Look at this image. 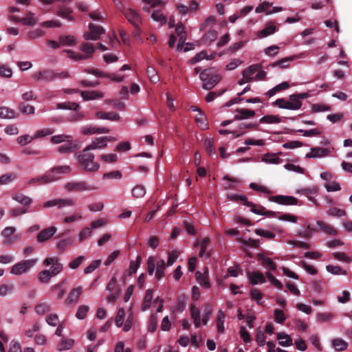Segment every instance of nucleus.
Masks as SVG:
<instances>
[{
    "instance_id": "obj_19",
    "label": "nucleus",
    "mask_w": 352,
    "mask_h": 352,
    "mask_svg": "<svg viewBox=\"0 0 352 352\" xmlns=\"http://www.w3.org/2000/svg\"><path fill=\"white\" fill-rule=\"evenodd\" d=\"M208 268L206 267L205 272L204 274L200 272H197L195 273V278L199 283L204 288L208 289L210 287V283L208 280Z\"/></svg>"
},
{
    "instance_id": "obj_26",
    "label": "nucleus",
    "mask_w": 352,
    "mask_h": 352,
    "mask_svg": "<svg viewBox=\"0 0 352 352\" xmlns=\"http://www.w3.org/2000/svg\"><path fill=\"white\" fill-rule=\"evenodd\" d=\"M248 277L252 285H256L258 283H264L266 280L264 275L258 272H252L248 273Z\"/></svg>"
},
{
    "instance_id": "obj_49",
    "label": "nucleus",
    "mask_w": 352,
    "mask_h": 352,
    "mask_svg": "<svg viewBox=\"0 0 352 352\" xmlns=\"http://www.w3.org/2000/svg\"><path fill=\"white\" fill-rule=\"evenodd\" d=\"M34 14L29 12L27 16L21 18V23L24 25H34L36 23L37 20L34 17Z\"/></svg>"
},
{
    "instance_id": "obj_25",
    "label": "nucleus",
    "mask_w": 352,
    "mask_h": 352,
    "mask_svg": "<svg viewBox=\"0 0 352 352\" xmlns=\"http://www.w3.org/2000/svg\"><path fill=\"white\" fill-rule=\"evenodd\" d=\"M277 339L279 341V344L282 346H289L293 344V340L289 335L283 332L277 334Z\"/></svg>"
},
{
    "instance_id": "obj_51",
    "label": "nucleus",
    "mask_w": 352,
    "mask_h": 352,
    "mask_svg": "<svg viewBox=\"0 0 352 352\" xmlns=\"http://www.w3.org/2000/svg\"><path fill=\"white\" fill-rule=\"evenodd\" d=\"M91 230L89 228H83L78 235V239L80 243L87 240L91 235Z\"/></svg>"
},
{
    "instance_id": "obj_29",
    "label": "nucleus",
    "mask_w": 352,
    "mask_h": 352,
    "mask_svg": "<svg viewBox=\"0 0 352 352\" xmlns=\"http://www.w3.org/2000/svg\"><path fill=\"white\" fill-rule=\"evenodd\" d=\"M0 118L3 119H13L16 118L14 110L7 107H0Z\"/></svg>"
},
{
    "instance_id": "obj_17",
    "label": "nucleus",
    "mask_w": 352,
    "mask_h": 352,
    "mask_svg": "<svg viewBox=\"0 0 352 352\" xmlns=\"http://www.w3.org/2000/svg\"><path fill=\"white\" fill-rule=\"evenodd\" d=\"M330 152L329 148L320 147H314L311 148V152L306 155L307 158L321 157L327 156Z\"/></svg>"
},
{
    "instance_id": "obj_46",
    "label": "nucleus",
    "mask_w": 352,
    "mask_h": 352,
    "mask_svg": "<svg viewBox=\"0 0 352 352\" xmlns=\"http://www.w3.org/2000/svg\"><path fill=\"white\" fill-rule=\"evenodd\" d=\"M106 146H107V144H104L103 142L99 141L98 140V138H96L91 142V144H90L89 145L87 146L85 148L86 149V151H90L91 150H94V149L104 148Z\"/></svg>"
},
{
    "instance_id": "obj_20",
    "label": "nucleus",
    "mask_w": 352,
    "mask_h": 352,
    "mask_svg": "<svg viewBox=\"0 0 352 352\" xmlns=\"http://www.w3.org/2000/svg\"><path fill=\"white\" fill-rule=\"evenodd\" d=\"M236 112L237 113L234 116V120H236L248 119L254 117L256 114L254 110L248 109H237Z\"/></svg>"
},
{
    "instance_id": "obj_56",
    "label": "nucleus",
    "mask_w": 352,
    "mask_h": 352,
    "mask_svg": "<svg viewBox=\"0 0 352 352\" xmlns=\"http://www.w3.org/2000/svg\"><path fill=\"white\" fill-rule=\"evenodd\" d=\"M318 321L320 322H329L333 320L334 315L332 313H318L316 316Z\"/></svg>"
},
{
    "instance_id": "obj_18",
    "label": "nucleus",
    "mask_w": 352,
    "mask_h": 352,
    "mask_svg": "<svg viewBox=\"0 0 352 352\" xmlns=\"http://www.w3.org/2000/svg\"><path fill=\"white\" fill-rule=\"evenodd\" d=\"M73 10L67 6H62L58 7L56 14L63 19H66L70 21H74V17L72 15Z\"/></svg>"
},
{
    "instance_id": "obj_22",
    "label": "nucleus",
    "mask_w": 352,
    "mask_h": 352,
    "mask_svg": "<svg viewBox=\"0 0 352 352\" xmlns=\"http://www.w3.org/2000/svg\"><path fill=\"white\" fill-rule=\"evenodd\" d=\"M80 94L84 100L99 99L104 97L103 93L98 91H82Z\"/></svg>"
},
{
    "instance_id": "obj_39",
    "label": "nucleus",
    "mask_w": 352,
    "mask_h": 352,
    "mask_svg": "<svg viewBox=\"0 0 352 352\" xmlns=\"http://www.w3.org/2000/svg\"><path fill=\"white\" fill-rule=\"evenodd\" d=\"M210 243V239L208 238H204L202 239V241L201 243V249H200V252H199V256L200 257H204L205 256L206 258H209L210 257V252H207V248H208V245Z\"/></svg>"
},
{
    "instance_id": "obj_43",
    "label": "nucleus",
    "mask_w": 352,
    "mask_h": 352,
    "mask_svg": "<svg viewBox=\"0 0 352 352\" xmlns=\"http://www.w3.org/2000/svg\"><path fill=\"white\" fill-rule=\"evenodd\" d=\"M40 75L42 76L43 82H50L54 80L55 72L50 69H43L41 70Z\"/></svg>"
},
{
    "instance_id": "obj_16",
    "label": "nucleus",
    "mask_w": 352,
    "mask_h": 352,
    "mask_svg": "<svg viewBox=\"0 0 352 352\" xmlns=\"http://www.w3.org/2000/svg\"><path fill=\"white\" fill-rule=\"evenodd\" d=\"M67 280L63 279L58 284L54 285L51 287V290L56 292V299H61L66 292Z\"/></svg>"
},
{
    "instance_id": "obj_63",
    "label": "nucleus",
    "mask_w": 352,
    "mask_h": 352,
    "mask_svg": "<svg viewBox=\"0 0 352 352\" xmlns=\"http://www.w3.org/2000/svg\"><path fill=\"white\" fill-rule=\"evenodd\" d=\"M216 23V18L214 16H208L201 25L199 29L201 31L205 30L209 26L214 25Z\"/></svg>"
},
{
    "instance_id": "obj_33",
    "label": "nucleus",
    "mask_w": 352,
    "mask_h": 352,
    "mask_svg": "<svg viewBox=\"0 0 352 352\" xmlns=\"http://www.w3.org/2000/svg\"><path fill=\"white\" fill-rule=\"evenodd\" d=\"M280 122H281V118L277 115H267L262 117L259 120V123L261 124H276Z\"/></svg>"
},
{
    "instance_id": "obj_45",
    "label": "nucleus",
    "mask_w": 352,
    "mask_h": 352,
    "mask_svg": "<svg viewBox=\"0 0 352 352\" xmlns=\"http://www.w3.org/2000/svg\"><path fill=\"white\" fill-rule=\"evenodd\" d=\"M295 58V56H289L285 58H282L281 60L273 63L270 65L271 67H276L279 66L281 68H287L289 66V62L293 60Z\"/></svg>"
},
{
    "instance_id": "obj_24",
    "label": "nucleus",
    "mask_w": 352,
    "mask_h": 352,
    "mask_svg": "<svg viewBox=\"0 0 352 352\" xmlns=\"http://www.w3.org/2000/svg\"><path fill=\"white\" fill-rule=\"evenodd\" d=\"M316 224L319 230L325 234L330 235H336L338 234V231L336 230L322 221H317Z\"/></svg>"
},
{
    "instance_id": "obj_42",
    "label": "nucleus",
    "mask_w": 352,
    "mask_h": 352,
    "mask_svg": "<svg viewBox=\"0 0 352 352\" xmlns=\"http://www.w3.org/2000/svg\"><path fill=\"white\" fill-rule=\"evenodd\" d=\"M74 341L71 338H64L58 346L59 351L69 350L74 346Z\"/></svg>"
},
{
    "instance_id": "obj_38",
    "label": "nucleus",
    "mask_w": 352,
    "mask_h": 352,
    "mask_svg": "<svg viewBox=\"0 0 352 352\" xmlns=\"http://www.w3.org/2000/svg\"><path fill=\"white\" fill-rule=\"evenodd\" d=\"M263 161L269 164H278L282 162V160L277 157V154L267 153L264 155Z\"/></svg>"
},
{
    "instance_id": "obj_28",
    "label": "nucleus",
    "mask_w": 352,
    "mask_h": 352,
    "mask_svg": "<svg viewBox=\"0 0 352 352\" xmlns=\"http://www.w3.org/2000/svg\"><path fill=\"white\" fill-rule=\"evenodd\" d=\"M65 188L68 191L78 192V191H82V190H86V185H85V182H72L67 183L65 186Z\"/></svg>"
},
{
    "instance_id": "obj_47",
    "label": "nucleus",
    "mask_w": 352,
    "mask_h": 352,
    "mask_svg": "<svg viewBox=\"0 0 352 352\" xmlns=\"http://www.w3.org/2000/svg\"><path fill=\"white\" fill-rule=\"evenodd\" d=\"M59 41L61 45L72 46L76 44L75 38L73 36H60Z\"/></svg>"
},
{
    "instance_id": "obj_58",
    "label": "nucleus",
    "mask_w": 352,
    "mask_h": 352,
    "mask_svg": "<svg viewBox=\"0 0 352 352\" xmlns=\"http://www.w3.org/2000/svg\"><path fill=\"white\" fill-rule=\"evenodd\" d=\"M194 110L199 112V116L195 118V120L199 124V127L201 129H207L208 123L206 122L205 115L197 109H195Z\"/></svg>"
},
{
    "instance_id": "obj_52",
    "label": "nucleus",
    "mask_w": 352,
    "mask_h": 352,
    "mask_svg": "<svg viewBox=\"0 0 352 352\" xmlns=\"http://www.w3.org/2000/svg\"><path fill=\"white\" fill-rule=\"evenodd\" d=\"M146 194V190L143 186L138 185L132 190V195L134 198H142Z\"/></svg>"
},
{
    "instance_id": "obj_41",
    "label": "nucleus",
    "mask_w": 352,
    "mask_h": 352,
    "mask_svg": "<svg viewBox=\"0 0 352 352\" xmlns=\"http://www.w3.org/2000/svg\"><path fill=\"white\" fill-rule=\"evenodd\" d=\"M261 264L269 270L274 271L276 269V265L272 261V260L267 256H261L259 258Z\"/></svg>"
},
{
    "instance_id": "obj_53",
    "label": "nucleus",
    "mask_w": 352,
    "mask_h": 352,
    "mask_svg": "<svg viewBox=\"0 0 352 352\" xmlns=\"http://www.w3.org/2000/svg\"><path fill=\"white\" fill-rule=\"evenodd\" d=\"M89 310V307L85 305H80L76 313V317L78 319L82 320L85 318L87 312Z\"/></svg>"
},
{
    "instance_id": "obj_59",
    "label": "nucleus",
    "mask_w": 352,
    "mask_h": 352,
    "mask_svg": "<svg viewBox=\"0 0 352 352\" xmlns=\"http://www.w3.org/2000/svg\"><path fill=\"white\" fill-rule=\"evenodd\" d=\"M16 178V175L14 173H8L2 175L0 177V184L5 185L8 184L12 181H14Z\"/></svg>"
},
{
    "instance_id": "obj_35",
    "label": "nucleus",
    "mask_w": 352,
    "mask_h": 352,
    "mask_svg": "<svg viewBox=\"0 0 352 352\" xmlns=\"http://www.w3.org/2000/svg\"><path fill=\"white\" fill-rule=\"evenodd\" d=\"M51 309V305L46 302H41L35 307V311L40 315L47 313Z\"/></svg>"
},
{
    "instance_id": "obj_21",
    "label": "nucleus",
    "mask_w": 352,
    "mask_h": 352,
    "mask_svg": "<svg viewBox=\"0 0 352 352\" xmlns=\"http://www.w3.org/2000/svg\"><path fill=\"white\" fill-rule=\"evenodd\" d=\"M277 28L274 25V23L270 21L267 23L266 27L258 32V36L260 38L268 36L274 32H276Z\"/></svg>"
},
{
    "instance_id": "obj_36",
    "label": "nucleus",
    "mask_w": 352,
    "mask_h": 352,
    "mask_svg": "<svg viewBox=\"0 0 352 352\" xmlns=\"http://www.w3.org/2000/svg\"><path fill=\"white\" fill-rule=\"evenodd\" d=\"M57 109H69L77 111L79 109V104L74 102H65L57 104Z\"/></svg>"
},
{
    "instance_id": "obj_13",
    "label": "nucleus",
    "mask_w": 352,
    "mask_h": 352,
    "mask_svg": "<svg viewBox=\"0 0 352 352\" xmlns=\"http://www.w3.org/2000/svg\"><path fill=\"white\" fill-rule=\"evenodd\" d=\"M74 204L72 199H52L46 201L43 204L45 208H50L56 206L58 208H61L65 206H72Z\"/></svg>"
},
{
    "instance_id": "obj_8",
    "label": "nucleus",
    "mask_w": 352,
    "mask_h": 352,
    "mask_svg": "<svg viewBox=\"0 0 352 352\" xmlns=\"http://www.w3.org/2000/svg\"><path fill=\"white\" fill-rule=\"evenodd\" d=\"M89 31L85 32L83 37L86 40L97 41L100 38V36L104 34L105 31L101 27L96 25L94 23H89Z\"/></svg>"
},
{
    "instance_id": "obj_62",
    "label": "nucleus",
    "mask_w": 352,
    "mask_h": 352,
    "mask_svg": "<svg viewBox=\"0 0 352 352\" xmlns=\"http://www.w3.org/2000/svg\"><path fill=\"white\" fill-rule=\"evenodd\" d=\"M63 269V265L62 263H56L54 266H52L50 270H47L50 274V278H52L58 274Z\"/></svg>"
},
{
    "instance_id": "obj_61",
    "label": "nucleus",
    "mask_w": 352,
    "mask_h": 352,
    "mask_svg": "<svg viewBox=\"0 0 352 352\" xmlns=\"http://www.w3.org/2000/svg\"><path fill=\"white\" fill-rule=\"evenodd\" d=\"M63 269V265L62 263H56L54 266H52L50 270H47L50 274V278H52L58 274Z\"/></svg>"
},
{
    "instance_id": "obj_37",
    "label": "nucleus",
    "mask_w": 352,
    "mask_h": 352,
    "mask_svg": "<svg viewBox=\"0 0 352 352\" xmlns=\"http://www.w3.org/2000/svg\"><path fill=\"white\" fill-rule=\"evenodd\" d=\"M250 188L258 192H261L264 195H272L274 193L273 191L270 190L265 186L256 184V183H251L250 184Z\"/></svg>"
},
{
    "instance_id": "obj_32",
    "label": "nucleus",
    "mask_w": 352,
    "mask_h": 352,
    "mask_svg": "<svg viewBox=\"0 0 352 352\" xmlns=\"http://www.w3.org/2000/svg\"><path fill=\"white\" fill-rule=\"evenodd\" d=\"M191 318L193 320L194 324L196 328H198L201 325L200 320V311L199 309L195 305H192L190 307Z\"/></svg>"
},
{
    "instance_id": "obj_48",
    "label": "nucleus",
    "mask_w": 352,
    "mask_h": 352,
    "mask_svg": "<svg viewBox=\"0 0 352 352\" xmlns=\"http://www.w3.org/2000/svg\"><path fill=\"white\" fill-rule=\"evenodd\" d=\"M72 138L69 135H54L51 138V142L53 144H59L63 142H70Z\"/></svg>"
},
{
    "instance_id": "obj_54",
    "label": "nucleus",
    "mask_w": 352,
    "mask_h": 352,
    "mask_svg": "<svg viewBox=\"0 0 352 352\" xmlns=\"http://www.w3.org/2000/svg\"><path fill=\"white\" fill-rule=\"evenodd\" d=\"M146 72L152 82L157 83L160 80V77L157 74V72L153 67H148Z\"/></svg>"
},
{
    "instance_id": "obj_30",
    "label": "nucleus",
    "mask_w": 352,
    "mask_h": 352,
    "mask_svg": "<svg viewBox=\"0 0 352 352\" xmlns=\"http://www.w3.org/2000/svg\"><path fill=\"white\" fill-rule=\"evenodd\" d=\"M226 314L222 310H219L217 314V331L219 333L224 332V321Z\"/></svg>"
},
{
    "instance_id": "obj_14",
    "label": "nucleus",
    "mask_w": 352,
    "mask_h": 352,
    "mask_svg": "<svg viewBox=\"0 0 352 352\" xmlns=\"http://www.w3.org/2000/svg\"><path fill=\"white\" fill-rule=\"evenodd\" d=\"M240 184V181L235 177L225 175L222 179L221 185L225 189H235Z\"/></svg>"
},
{
    "instance_id": "obj_3",
    "label": "nucleus",
    "mask_w": 352,
    "mask_h": 352,
    "mask_svg": "<svg viewBox=\"0 0 352 352\" xmlns=\"http://www.w3.org/2000/svg\"><path fill=\"white\" fill-rule=\"evenodd\" d=\"M200 79L204 82L203 88L212 89L221 79V76L214 69H206L200 72Z\"/></svg>"
},
{
    "instance_id": "obj_11",
    "label": "nucleus",
    "mask_w": 352,
    "mask_h": 352,
    "mask_svg": "<svg viewBox=\"0 0 352 352\" xmlns=\"http://www.w3.org/2000/svg\"><path fill=\"white\" fill-rule=\"evenodd\" d=\"M125 17L134 26L138 27L142 23L140 14L133 9H128L124 12Z\"/></svg>"
},
{
    "instance_id": "obj_1",
    "label": "nucleus",
    "mask_w": 352,
    "mask_h": 352,
    "mask_svg": "<svg viewBox=\"0 0 352 352\" xmlns=\"http://www.w3.org/2000/svg\"><path fill=\"white\" fill-rule=\"evenodd\" d=\"M71 168L69 166H58L52 168L50 173L36 178H32L28 181L29 184H47L56 182L61 178L60 174L69 173Z\"/></svg>"
},
{
    "instance_id": "obj_27",
    "label": "nucleus",
    "mask_w": 352,
    "mask_h": 352,
    "mask_svg": "<svg viewBox=\"0 0 352 352\" xmlns=\"http://www.w3.org/2000/svg\"><path fill=\"white\" fill-rule=\"evenodd\" d=\"M96 118L98 119L109 120L111 121H116L120 119V116L113 111L105 113L103 111H98L96 114Z\"/></svg>"
},
{
    "instance_id": "obj_7",
    "label": "nucleus",
    "mask_w": 352,
    "mask_h": 352,
    "mask_svg": "<svg viewBox=\"0 0 352 352\" xmlns=\"http://www.w3.org/2000/svg\"><path fill=\"white\" fill-rule=\"evenodd\" d=\"M274 105L278 106L280 109L289 110H298L302 107V102L294 100L292 99V95L289 96V100L285 98H278L274 103Z\"/></svg>"
},
{
    "instance_id": "obj_6",
    "label": "nucleus",
    "mask_w": 352,
    "mask_h": 352,
    "mask_svg": "<svg viewBox=\"0 0 352 352\" xmlns=\"http://www.w3.org/2000/svg\"><path fill=\"white\" fill-rule=\"evenodd\" d=\"M16 203L10 210V216L12 217H18L25 214L28 211V208L32 203V199H15Z\"/></svg>"
},
{
    "instance_id": "obj_31",
    "label": "nucleus",
    "mask_w": 352,
    "mask_h": 352,
    "mask_svg": "<svg viewBox=\"0 0 352 352\" xmlns=\"http://www.w3.org/2000/svg\"><path fill=\"white\" fill-rule=\"evenodd\" d=\"M153 298V291L151 289H147L144 302L142 305V311H146L151 307Z\"/></svg>"
},
{
    "instance_id": "obj_57",
    "label": "nucleus",
    "mask_w": 352,
    "mask_h": 352,
    "mask_svg": "<svg viewBox=\"0 0 352 352\" xmlns=\"http://www.w3.org/2000/svg\"><path fill=\"white\" fill-rule=\"evenodd\" d=\"M125 318V311L124 308H120L115 319L116 324L118 327L122 326Z\"/></svg>"
},
{
    "instance_id": "obj_5",
    "label": "nucleus",
    "mask_w": 352,
    "mask_h": 352,
    "mask_svg": "<svg viewBox=\"0 0 352 352\" xmlns=\"http://www.w3.org/2000/svg\"><path fill=\"white\" fill-rule=\"evenodd\" d=\"M36 258H31L21 261L14 264L10 268V273L16 276H19L25 274L36 265Z\"/></svg>"
},
{
    "instance_id": "obj_60",
    "label": "nucleus",
    "mask_w": 352,
    "mask_h": 352,
    "mask_svg": "<svg viewBox=\"0 0 352 352\" xmlns=\"http://www.w3.org/2000/svg\"><path fill=\"white\" fill-rule=\"evenodd\" d=\"M217 36L218 32L216 30H211L205 34L204 36V40L205 42L210 43L212 41H215Z\"/></svg>"
},
{
    "instance_id": "obj_34",
    "label": "nucleus",
    "mask_w": 352,
    "mask_h": 352,
    "mask_svg": "<svg viewBox=\"0 0 352 352\" xmlns=\"http://www.w3.org/2000/svg\"><path fill=\"white\" fill-rule=\"evenodd\" d=\"M332 345L337 351H344L348 347V343L341 338L333 339Z\"/></svg>"
},
{
    "instance_id": "obj_40",
    "label": "nucleus",
    "mask_w": 352,
    "mask_h": 352,
    "mask_svg": "<svg viewBox=\"0 0 352 352\" xmlns=\"http://www.w3.org/2000/svg\"><path fill=\"white\" fill-rule=\"evenodd\" d=\"M326 270L328 272L334 275H346V271L340 266L329 265H327Z\"/></svg>"
},
{
    "instance_id": "obj_15",
    "label": "nucleus",
    "mask_w": 352,
    "mask_h": 352,
    "mask_svg": "<svg viewBox=\"0 0 352 352\" xmlns=\"http://www.w3.org/2000/svg\"><path fill=\"white\" fill-rule=\"evenodd\" d=\"M239 200L242 202V204L250 207L251 211L255 214H260V215H265L269 212L268 210L265 208H264L261 206L254 204L251 203L250 201H249L248 199H239Z\"/></svg>"
},
{
    "instance_id": "obj_44",
    "label": "nucleus",
    "mask_w": 352,
    "mask_h": 352,
    "mask_svg": "<svg viewBox=\"0 0 352 352\" xmlns=\"http://www.w3.org/2000/svg\"><path fill=\"white\" fill-rule=\"evenodd\" d=\"M166 263L164 260H160L157 263L155 276L157 279H160L164 276Z\"/></svg>"
},
{
    "instance_id": "obj_4",
    "label": "nucleus",
    "mask_w": 352,
    "mask_h": 352,
    "mask_svg": "<svg viewBox=\"0 0 352 352\" xmlns=\"http://www.w3.org/2000/svg\"><path fill=\"white\" fill-rule=\"evenodd\" d=\"M80 49L85 53V54H79V53H75L73 50H64L65 52H66L68 54V56L76 61L81 60H85L90 58L92 57L93 54L95 52V47L93 44L89 43H83L80 45Z\"/></svg>"
},
{
    "instance_id": "obj_64",
    "label": "nucleus",
    "mask_w": 352,
    "mask_h": 352,
    "mask_svg": "<svg viewBox=\"0 0 352 352\" xmlns=\"http://www.w3.org/2000/svg\"><path fill=\"white\" fill-rule=\"evenodd\" d=\"M101 264V260H95L93 261L88 266H87L85 270V274H90L94 270H96Z\"/></svg>"
},
{
    "instance_id": "obj_12",
    "label": "nucleus",
    "mask_w": 352,
    "mask_h": 352,
    "mask_svg": "<svg viewBox=\"0 0 352 352\" xmlns=\"http://www.w3.org/2000/svg\"><path fill=\"white\" fill-rule=\"evenodd\" d=\"M82 293V288L81 287L73 288L69 292L65 299V303L67 305H72L76 303L78 300Z\"/></svg>"
},
{
    "instance_id": "obj_23",
    "label": "nucleus",
    "mask_w": 352,
    "mask_h": 352,
    "mask_svg": "<svg viewBox=\"0 0 352 352\" xmlns=\"http://www.w3.org/2000/svg\"><path fill=\"white\" fill-rule=\"evenodd\" d=\"M261 68V65L260 64H255L250 65L248 68L245 69L243 72L242 75L245 76V78H248L250 80L253 81L254 80V78L252 77V76Z\"/></svg>"
},
{
    "instance_id": "obj_50",
    "label": "nucleus",
    "mask_w": 352,
    "mask_h": 352,
    "mask_svg": "<svg viewBox=\"0 0 352 352\" xmlns=\"http://www.w3.org/2000/svg\"><path fill=\"white\" fill-rule=\"evenodd\" d=\"M141 263V257L138 256L137 257V259L135 261H131L130 262V265L128 270V274L132 275L133 274H135L138 267H140Z\"/></svg>"
},
{
    "instance_id": "obj_2",
    "label": "nucleus",
    "mask_w": 352,
    "mask_h": 352,
    "mask_svg": "<svg viewBox=\"0 0 352 352\" xmlns=\"http://www.w3.org/2000/svg\"><path fill=\"white\" fill-rule=\"evenodd\" d=\"M94 155L85 148L77 155L79 167L84 171L96 172L100 168V164L94 161Z\"/></svg>"
},
{
    "instance_id": "obj_10",
    "label": "nucleus",
    "mask_w": 352,
    "mask_h": 352,
    "mask_svg": "<svg viewBox=\"0 0 352 352\" xmlns=\"http://www.w3.org/2000/svg\"><path fill=\"white\" fill-rule=\"evenodd\" d=\"M110 129L106 127H100L96 126H85L81 128V133L83 135H89L92 134H100V133H109Z\"/></svg>"
},
{
    "instance_id": "obj_55",
    "label": "nucleus",
    "mask_w": 352,
    "mask_h": 352,
    "mask_svg": "<svg viewBox=\"0 0 352 352\" xmlns=\"http://www.w3.org/2000/svg\"><path fill=\"white\" fill-rule=\"evenodd\" d=\"M58 151L61 153H70L75 151V146H73L72 141L67 144L60 146Z\"/></svg>"
},
{
    "instance_id": "obj_9",
    "label": "nucleus",
    "mask_w": 352,
    "mask_h": 352,
    "mask_svg": "<svg viewBox=\"0 0 352 352\" xmlns=\"http://www.w3.org/2000/svg\"><path fill=\"white\" fill-rule=\"evenodd\" d=\"M57 228L55 226H51L41 231L36 236V241L39 243L45 242L51 239L56 232Z\"/></svg>"
}]
</instances>
